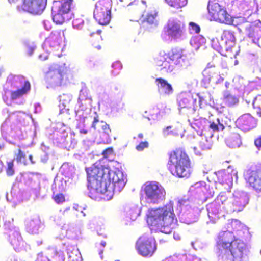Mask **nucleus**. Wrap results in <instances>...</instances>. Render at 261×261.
I'll return each instance as SVG.
<instances>
[{"label":"nucleus","instance_id":"obj_1","mask_svg":"<svg viewBox=\"0 0 261 261\" xmlns=\"http://www.w3.org/2000/svg\"><path fill=\"white\" fill-rule=\"evenodd\" d=\"M88 188L97 193L111 197L114 192H120L125 185L124 179L109 168L97 163L86 169Z\"/></svg>","mask_w":261,"mask_h":261},{"label":"nucleus","instance_id":"obj_2","mask_svg":"<svg viewBox=\"0 0 261 261\" xmlns=\"http://www.w3.org/2000/svg\"><path fill=\"white\" fill-rule=\"evenodd\" d=\"M216 246L222 261H242L249 251L247 244L236 239L231 231H221L217 237Z\"/></svg>","mask_w":261,"mask_h":261},{"label":"nucleus","instance_id":"obj_3","mask_svg":"<svg viewBox=\"0 0 261 261\" xmlns=\"http://www.w3.org/2000/svg\"><path fill=\"white\" fill-rule=\"evenodd\" d=\"M146 221L151 230L170 233L177 222L173 203L170 202L161 207L149 208L146 214Z\"/></svg>","mask_w":261,"mask_h":261},{"label":"nucleus","instance_id":"obj_4","mask_svg":"<svg viewBox=\"0 0 261 261\" xmlns=\"http://www.w3.org/2000/svg\"><path fill=\"white\" fill-rule=\"evenodd\" d=\"M168 166L172 174L180 178L189 177L192 172L190 159L180 149H176L169 154Z\"/></svg>","mask_w":261,"mask_h":261},{"label":"nucleus","instance_id":"obj_5","mask_svg":"<svg viewBox=\"0 0 261 261\" xmlns=\"http://www.w3.org/2000/svg\"><path fill=\"white\" fill-rule=\"evenodd\" d=\"M226 3L225 0H209L207 9L214 20L229 24L232 23V19L224 8Z\"/></svg>","mask_w":261,"mask_h":261},{"label":"nucleus","instance_id":"obj_6","mask_svg":"<svg viewBox=\"0 0 261 261\" xmlns=\"http://www.w3.org/2000/svg\"><path fill=\"white\" fill-rule=\"evenodd\" d=\"M145 195V199L150 203L159 204L165 199L166 191L164 188L155 181H147L142 187Z\"/></svg>","mask_w":261,"mask_h":261},{"label":"nucleus","instance_id":"obj_7","mask_svg":"<svg viewBox=\"0 0 261 261\" xmlns=\"http://www.w3.org/2000/svg\"><path fill=\"white\" fill-rule=\"evenodd\" d=\"M135 249L140 256L145 258L151 257L157 250L155 239L150 235L143 234L136 241Z\"/></svg>","mask_w":261,"mask_h":261},{"label":"nucleus","instance_id":"obj_8","mask_svg":"<svg viewBox=\"0 0 261 261\" xmlns=\"http://www.w3.org/2000/svg\"><path fill=\"white\" fill-rule=\"evenodd\" d=\"M112 1L99 0L96 2L94 10V17L101 25L109 23L111 18Z\"/></svg>","mask_w":261,"mask_h":261},{"label":"nucleus","instance_id":"obj_9","mask_svg":"<svg viewBox=\"0 0 261 261\" xmlns=\"http://www.w3.org/2000/svg\"><path fill=\"white\" fill-rule=\"evenodd\" d=\"M236 44V38L232 31L229 30L223 31L221 40L219 41L218 39L212 40V47L219 52L228 51L233 47Z\"/></svg>","mask_w":261,"mask_h":261},{"label":"nucleus","instance_id":"obj_10","mask_svg":"<svg viewBox=\"0 0 261 261\" xmlns=\"http://www.w3.org/2000/svg\"><path fill=\"white\" fill-rule=\"evenodd\" d=\"M67 70L65 67H60L58 69H51L45 73V80L50 86H60L63 83L64 79L67 74Z\"/></svg>","mask_w":261,"mask_h":261},{"label":"nucleus","instance_id":"obj_11","mask_svg":"<svg viewBox=\"0 0 261 261\" xmlns=\"http://www.w3.org/2000/svg\"><path fill=\"white\" fill-rule=\"evenodd\" d=\"M185 26L180 21L169 20L164 28L165 34L168 36L176 39L181 37L184 32Z\"/></svg>","mask_w":261,"mask_h":261},{"label":"nucleus","instance_id":"obj_12","mask_svg":"<svg viewBox=\"0 0 261 261\" xmlns=\"http://www.w3.org/2000/svg\"><path fill=\"white\" fill-rule=\"evenodd\" d=\"M236 125L241 130L247 132L256 127L257 120L249 113L244 114L237 119Z\"/></svg>","mask_w":261,"mask_h":261},{"label":"nucleus","instance_id":"obj_13","mask_svg":"<svg viewBox=\"0 0 261 261\" xmlns=\"http://www.w3.org/2000/svg\"><path fill=\"white\" fill-rule=\"evenodd\" d=\"M47 0H23V9L31 13H42L46 7Z\"/></svg>","mask_w":261,"mask_h":261},{"label":"nucleus","instance_id":"obj_14","mask_svg":"<svg viewBox=\"0 0 261 261\" xmlns=\"http://www.w3.org/2000/svg\"><path fill=\"white\" fill-rule=\"evenodd\" d=\"M246 179L254 190L261 193V168L247 171Z\"/></svg>","mask_w":261,"mask_h":261},{"label":"nucleus","instance_id":"obj_15","mask_svg":"<svg viewBox=\"0 0 261 261\" xmlns=\"http://www.w3.org/2000/svg\"><path fill=\"white\" fill-rule=\"evenodd\" d=\"M17 78L19 82L23 84V86L21 88L11 92L10 98L12 100L19 99L28 94L31 90V84L29 81L25 80L24 76H18Z\"/></svg>","mask_w":261,"mask_h":261},{"label":"nucleus","instance_id":"obj_16","mask_svg":"<svg viewBox=\"0 0 261 261\" xmlns=\"http://www.w3.org/2000/svg\"><path fill=\"white\" fill-rule=\"evenodd\" d=\"M155 62L156 65L161 67V70H164L167 72L172 71L174 68V65L164 51L160 53L155 59Z\"/></svg>","mask_w":261,"mask_h":261},{"label":"nucleus","instance_id":"obj_17","mask_svg":"<svg viewBox=\"0 0 261 261\" xmlns=\"http://www.w3.org/2000/svg\"><path fill=\"white\" fill-rule=\"evenodd\" d=\"M158 12L155 9L148 11L141 21V25L145 30H149L158 25Z\"/></svg>","mask_w":261,"mask_h":261},{"label":"nucleus","instance_id":"obj_18","mask_svg":"<svg viewBox=\"0 0 261 261\" xmlns=\"http://www.w3.org/2000/svg\"><path fill=\"white\" fill-rule=\"evenodd\" d=\"M45 44L53 49V51H62L63 49V41L59 33H52L46 39Z\"/></svg>","mask_w":261,"mask_h":261},{"label":"nucleus","instance_id":"obj_19","mask_svg":"<svg viewBox=\"0 0 261 261\" xmlns=\"http://www.w3.org/2000/svg\"><path fill=\"white\" fill-rule=\"evenodd\" d=\"M167 54L168 58L174 65H181V62L184 60L183 57H185L184 50L179 47L172 48Z\"/></svg>","mask_w":261,"mask_h":261},{"label":"nucleus","instance_id":"obj_20","mask_svg":"<svg viewBox=\"0 0 261 261\" xmlns=\"http://www.w3.org/2000/svg\"><path fill=\"white\" fill-rule=\"evenodd\" d=\"M72 25L74 28L81 29L83 28L89 30V27L92 29L93 25L90 24V21L86 19L84 16L82 15H76L73 17L72 20Z\"/></svg>","mask_w":261,"mask_h":261},{"label":"nucleus","instance_id":"obj_21","mask_svg":"<svg viewBox=\"0 0 261 261\" xmlns=\"http://www.w3.org/2000/svg\"><path fill=\"white\" fill-rule=\"evenodd\" d=\"M155 82L156 84L158 90L161 91L165 94L169 95L172 93L173 88L171 85L168 82L162 77L156 78Z\"/></svg>","mask_w":261,"mask_h":261},{"label":"nucleus","instance_id":"obj_22","mask_svg":"<svg viewBox=\"0 0 261 261\" xmlns=\"http://www.w3.org/2000/svg\"><path fill=\"white\" fill-rule=\"evenodd\" d=\"M77 102L81 110L84 111L91 105L92 99L87 96V94L85 92L81 91Z\"/></svg>","mask_w":261,"mask_h":261},{"label":"nucleus","instance_id":"obj_23","mask_svg":"<svg viewBox=\"0 0 261 261\" xmlns=\"http://www.w3.org/2000/svg\"><path fill=\"white\" fill-rule=\"evenodd\" d=\"M203 81L205 83H209L212 80L217 77V70L212 67H207L203 71Z\"/></svg>","mask_w":261,"mask_h":261},{"label":"nucleus","instance_id":"obj_24","mask_svg":"<svg viewBox=\"0 0 261 261\" xmlns=\"http://www.w3.org/2000/svg\"><path fill=\"white\" fill-rule=\"evenodd\" d=\"M248 37L256 42L261 38V25L250 26L248 30Z\"/></svg>","mask_w":261,"mask_h":261},{"label":"nucleus","instance_id":"obj_25","mask_svg":"<svg viewBox=\"0 0 261 261\" xmlns=\"http://www.w3.org/2000/svg\"><path fill=\"white\" fill-rule=\"evenodd\" d=\"M223 101L228 107L233 106L239 103V97L228 92H225L223 96Z\"/></svg>","mask_w":261,"mask_h":261},{"label":"nucleus","instance_id":"obj_26","mask_svg":"<svg viewBox=\"0 0 261 261\" xmlns=\"http://www.w3.org/2000/svg\"><path fill=\"white\" fill-rule=\"evenodd\" d=\"M64 14L60 13L59 11L56 10V7L54 6L52 8V17L54 22L57 24H63L66 19Z\"/></svg>","mask_w":261,"mask_h":261},{"label":"nucleus","instance_id":"obj_27","mask_svg":"<svg viewBox=\"0 0 261 261\" xmlns=\"http://www.w3.org/2000/svg\"><path fill=\"white\" fill-rule=\"evenodd\" d=\"M72 1L73 0H65L64 2H61L58 6H55L56 7V10L66 15L70 10Z\"/></svg>","mask_w":261,"mask_h":261},{"label":"nucleus","instance_id":"obj_28","mask_svg":"<svg viewBox=\"0 0 261 261\" xmlns=\"http://www.w3.org/2000/svg\"><path fill=\"white\" fill-rule=\"evenodd\" d=\"M229 145L232 147L240 146L241 144L240 136L238 134H234L228 140Z\"/></svg>","mask_w":261,"mask_h":261},{"label":"nucleus","instance_id":"obj_29","mask_svg":"<svg viewBox=\"0 0 261 261\" xmlns=\"http://www.w3.org/2000/svg\"><path fill=\"white\" fill-rule=\"evenodd\" d=\"M209 127L214 132H217L223 130L225 128L224 125L220 122L219 119H217L216 122H210Z\"/></svg>","mask_w":261,"mask_h":261},{"label":"nucleus","instance_id":"obj_30","mask_svg":"<svg viewBox=\"0 0 261 261\" xmlns=\"http://www.w3.org/2000/svg\"><path fill=\"white\" fill-rule=\"evenodd\" d=\"M169 5L176 8L184 7L187 4L188 0H165Z\"/></svg>","mask_w":261,"mask_h":261},{"label":"nucleus","instance_id":"obj_31","mask_svg":"<svg viewBox=\"0 0 261 261\" xmlns=\"http://www.w3.org/2000/svg\"><path fill=\"white\" fill-rule=\"evenodd\" d=\"M253 107L257 115L261 117V95H258L254 99Z\"/></svg>","mask_w":261,"mask_h":261},{"label":"nucleus","instance_id":"obj_32","mask_svg":"<svg viewBox=\"0 0 261 261\" xmlns=\"http://www.w3.org/2000/svg\"><path fill=\"white\" fill-rule=\"evenodd\" d=\"M14 159H12L7 162V167L5 171L7 176H12L15 174V168L14 165Z\"/></svg>","mask_w":261,"mask_h":261},{"label":"nucleus","instance_id":"obj_33","mask_svg":"<svg viewBox=\"0 0 261 261\" xmlns=\"http://www.w3.org/2000/svg\"><path fill=\"white\" fill-rule=\"evenodd\" d=\"M72 100V95L70 94H63L59 96V101L64 106L68 105Z\"/></svg>","mask_w":261,"mask_h":261},{"label":"nucleus","instance_id":"obj_34","mask_svg":"<svg viewBox=\"0 0 261 261\" xmlns=\"http://www.w3.org/2000/svg\"><path fill=\"white\" fill-rule=\"evenodd\" d=\"M191 100L187 97H181L178 101L179 106L181 108H188L190 107Z\"/></svg>","mask_w":261,"mask_h":261},{"label":"nucleus","instance_id":"obj_35","mask_svg":"<svg viewBox=\"0 0 261 261\" xmlns=\"http://www.w3.org/2000/svg\"><path fill=\"white\" fill-rule=\"evenodd\" d=\"M14 159L18 163H21L22 161H25V154L20 149H19L18 153L15 155V159Z\"/></svg>","mask_w":261,"mask_h":261},{"label":"nucleus","instance_id":"obj_36","mask_svg":"<svg viewBox=\"0 0 261 261\" xmlns=\"http://www.w3.org/2000/svg\"><path fill=\"white\" fill-rule=\"evenodd\" d=\"M231 227L233 230H239L243 227L241 222L238 220H232L230 224Z\"/></svg>","mask_w":261,"mask_h":261},{"label":"nucleus","instance_id":"obj_37","mask_svg":"<svg viewBox=\"0 0 261 261\" xmlns=\"http://www.w3.org/2000/svg\"><path fill=\"white\" fill-rule=\"evenodd\" d=\"M53 199L57 204H61L65 202V198L62 193H59L53 197Z\"/></svg>","mask_w":261,"mask_h":261},{"label":"nucleus","instance_id":"obj_38","mask_svg":"<svg viewBox=\"0 0 261 261\" xmlns=\"http://www.w3.org/2000/svg\"><path fill=\"white\" fill-rule=\"evenodd\" d=\"M149 146V143L147 141H143L140 142V143L136 146V149L138 151H142L144 149L148 148Z\"/></svg>","mask_w":261,"mask_h":261},{"label":"nucleus","instance_id":"obj_39","mask_svg":"<svg viewBox=\"0 0 261 261\" xmlns=\"http://www.w3.org/2000/svg\"><path fill=\"white\" fill-rule=\"evenodd\" d=\"M100 123L101 124L100 126L103 133L108 135L111 132V129L110 128L109 125L103 121H100Z\"/></svg>","mask_w":261,"mask_h":261},{"label":"nucleus","instance_id":"obj_40","mask_svg":"<svg viewBox=\"0 0 261 261\" xmlns=\"http://www.w3.org/2000/svg\"><path fill=\"white\" fill-rule=\"evenodd\" d=\"M77 254L74 256L73 254H70L69 256V261H81V257L79 252L76 251Z\"/></svg>","mask_w":261,"mask_h":261},{"label":"nucleus","instance_id":"obj_41","mask_svg":"<svg viewBox=\"0 0 261 261\" xmlns=\"http://www.w3.org/2000/svg\"><path fill=\"white\" fill-rule=\"evenodd\" d=\"M190 25L191 26L192 30L194 31L196 33H199L200 32V28L198 24L191 22L190 23Z\"/></svg>","mask_w":261,"mask_h":261},{"label":"nucleus","instance_id":"obj_42","mask_svg":"<svg viewBox=\"0 0 261 261\" xmlns=\"http://www.w3.org/2000/svg\"><path fill=\"white\" fill-rule=\"evenodd\" d=\"M113 153V149L112 148H108L104 150L102 153V154L105 158H108L110 156V155L112 154Z\"/></svg>","mask_w":261,"mask_h":261},{"label":"nucleus","instance_id":"obj_43","mask_svg":"<svg viewBox=\"0 0 261 261\" xmlns=\"http://www.w3.org/2000/svg\"><path fill=\"white\" fill-rule=\"evenodd\" d=\"M99 122V117H98V115L96 114L94 117L93 121L92 122L91 127L92 128H93L94 129L96 130L97 129L96 124Z\"/></svg>","mask_w":261,"mask_h":261},{"label":"nucleus","instance_id":"obj_44","mask_svg":"<svg viewBox=\"0 0 261 261\" xmlns=\"http://www.w3.org/2000/svg\"><path fill=\"white\" fill-rule=\"evenodd\" d=\"M36 261H48V260L42 253H40L38 254Z\"/></svg>","mask_w":261,"mask_h":261},{"label":"nucleus","instance_id":"obj_45","mask_svg":"<svg viewBox=\"0 0 261 261\" xmlns=\"http://www.w3.org/2000/svg\"><path fill=\"white\" fill-rule=\"evenodd\" d=\"M254 144L258 150H260V149H261V136H259L255 139Z\"/></svg>","mask_w":261,"mask_h":261},{"label":"nucleus","instance_id":"obj_46","mask_svg":"<svg viewBox=\"0 0 261 261\" xmlns=\"http://www.w3.org/2000/svg\"><path fill=\"white\" fill-rule=\"evenodd\" d=\"M225 174L224 172H218V180L219 182H223V179L222 178L223 175Z\"/></svg>","mask_w":261,"mask_h":261},{"label":"nucleus","instance_id":"obj_47","mask_svg":"<svg viewBox=\"0 0 261 261\" xmlns=\"http://www.w3.org/2000/svg\"><path fill=\"white\" fill-rule=\"evenodd\" d=\"M144 138V135L143 133H140L138 135L137 137H134V139L136 140L137 142H138L139 140L138 139H143Z\"/></svg>","mask_w":261,"mask_h":261},{"label":"nucleus","instance_id":"obj_48","mask_svg":"<svg viewBox=\"0 0 261 261\" xmlns=\"http://www.w3.org/2000/svg\"><path fill=\"white\" fill-rule=\"evenodd\" d=\"M39 59L42 60V61H44V60H47L48 59V56L46 55H45L44 54H40L39 56Z\"/></svg>","mask_w":261,"mask_h":261},{"label":"nucleus","instance_id":"obj_49","mask_svg":"<svg viewBox=\"0 0 261 261\" xmlns=\"http://www.w3.org/2000/svg\"><path fill=\"white\" fill-rule=\"evenodd\" d=\"M33 51H34L33 47H32L31 46L28 47V53L29 55H31L33 53Z\"/></svg>","mask_w":261,"mask_h":261},{"label":"nucleus","instance_id":"obj_50","mask_svg":"<svg viewBox=\"0 0 261 261\" xmlns=\"http://www.w3.org/2000/svg\"><path fill=\"white\" fill-rule=\"evenodd\" d=\"M106 243L104 241H102L99 245H98V247L99 248H101V247H102V248H104L105 246H106Z\"/></svg>","mask_w":261,"mask_h":261},{"label":"nucleus","instance_id":"obj_51","mask_svg":"<svg viewBox=\"0 0 261 261\" xmlns=\"http://www.w3.org/2000/svg\"><path fill=\"white\" fill-rule=\"evenodd\" d=\"M95 38L98 43L99 42V41H101V40H102L99 34H96Z\"/></svg>","mask_w":261,"mask_h":261},{"label":"nucleus","instance_id":"obj_52","mask_svg":"<svg viewBox=\"0 0 261 261\" xmlns=\"http://www.w3.org/2000/svg\"><path fill=\"white\" fill-rule=\"evenodd\" d=\"M88 133V130L85 129H82L80 130V133L82 134H86Z\"/></svg>","mask_w":261,"mask_h":261},{"label":"nucleus","instance_id":"obj_53","mask_svg":"<svg viewBox=\"0 0 261 261\" xmlns=\"http://www.w3.org/2000/svg\"><path fill=\"white\" fill-rule=\"evenodd\" d=\"M29 159L32 164H34L35 163V162L33 161V156L32 155H29Z\"/></svg>","mask_w":261,"mask_h":261},{"label":"nucleus","instance_id":"obj_54","mask_svg":"<svg viewBox=\"0 0 261 261\" xmlns=\"http://www.w3.org/2000/svg\"><path fill=\"white\" fill-rule=\"evenodd\" d=\"M92 45L94 46V48H97L98 50L101 49V46L99 44H98L97 45H94V44H93Z\"/></svg>","mask_w":261,"mask_h":261},{"label":"nucleus","instance_id":"obj_55","mask_svg":"<svg viewBox=\"0 0 261 261\" xmlns=\"http://www.w3.org/2000/svg\"><path fill=\"white\" fill-rule=\"evenodd\" d=\"M258 46L261 47V38L256 42Z\"/></svg>","mask_w":261,"mask_h":261},{"label":"nucleus","instance_id":"obj_56","mask_svg":"<svg viewBox=\"0 0 261 261\" xmlns=\"http://www.w3.org/2000/svg\"><path fill=\"white\" fill-rule=\"evenodd\" d=\"M116 65H119V66H120V67H121L120 63H118V62L115 63V64H113V66H116Z\"/></svg>","mask_w":261,"mask_h":261},{"label":"nucleus","instance_id":"obj_57","mask_svg":"<svg viewBox=\"0 0 261 261\" xmlns=\"http://www.w3.org/2000/svg\"><path fill=\"white\" fill-rule=\"evenodd\" d=\"M197 38H194L191 40V43L192 44L193 42H195L196 41Z\"/></svg>","mask_w":261,"mask_h":261},{"label":"nucleus","instance_id":"obj_58","mask_svg":"<svg viewBox=\"0 0 261 261\" xmlns=\"http://www.w3.org/2000/svg\"><path fill=\"white\" fill-rule=\"evenodd\" d=\"M201 146H202V148H203V149H207V148H210L209 147H206V146H204V145H201Z\"/></svg>","mask_w":261,"mask_h":261},{"label":"nucleus","instance_id":"obj_59","mask_svg":"<svg viewBox=\"0 0 261 261\" xmlns=\"http://www.w3.org/2000/svg\"><path fill=\"white\" fill-rule=\"evenodd\" d=\"M102 253V250H100V251L99 252V254L100 255H101Z\"/></svg>","mask_w":261,"mask_h":261},{"label":"nucleus","instance_id":"obj_60","mask_svg":"<svg viewBox=\"0 0 261 261\" xmlns=\"http://www.w3.org/2000/svg\"><path fill=\"white\" fill-rule=\"evenodd\" d=\"M170 128H171V126H168V127H167V129H170Z\"/></svg>","mask_w":261,"mask_h":261},{"label":"nucleus","instance_id":"obj_61","mask_svg":"<svg viewBox=\"0 0 261 261\" xmlns=\"http://www.w3.org/2000/svg\"><path fill=\"white\" fill-rule=\"evenodd\" d=\"M9 117H10V114H9V115H8V118H7V119H9Z\"/></svg>","mask_w":261,"mask_h":261},{"label":"nucleus","instance_id":"obj_62","mask_svg":"<svg viewBox=\"0 0 261 261\" xmlns=\"http://www.w3.org/2000/svg\"><path fill=\"white\" fill-rule=\"evenodd\" d=\"M219 197H218V198H217V201H219Z\"/></svg>","mask_w":261,"mask_h":261},{"label":"nucleus","instance_id":"obj_63","mask_svg":"<svg viewBox=\"0 0 261 261\" xmlns=\"http://www.w3.org/2000/svg\"><path fill=\"white\" fill-rule=\"evenodd\" d=\"M130 4V2H129L127 5H129Z\"/></svg>","mask_w":261,"mask_h":261},{"label":"nucleus","instance_id":"obj_64","mask_svg":"<svg viewBox=\"0 0 261 261\" xmlns=\"http://www.w3.org/2000/svg\"><path fill=\"white\" fill-rule=\"evenodd\" d=\"M121 1H122V0H121Z\"/></svg>","mask_w":261,"mask_h":261}]
</instances>
